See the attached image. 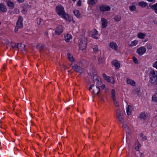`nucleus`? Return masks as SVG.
<instances>
[{"instance_id": "f704fd0d", "label": "nucleus", "mask_w": 157, "mask_h": 157, "mask_svg": "<svg viewBox=\"0 0 157 157\" xmlns=\"http://www.w3.org/2000/svg\"><path fill=\"white\" fill-rule=\"evenodd\" d=\"M129 9L131 11H135L136 10V6L135 5H131L129 6Z\"/></svg>"}, {"instance_id": "052dcab7", "label": "nucleus", "mask_w": 157, "mask_h": 157, "mask_svg": "<svg viewBox=\"0 0 157 157\" xmlns=\"http://www.w3.org/2000/svg\"><path fill=\"white\" fill-rule=\"evenodd\" d=\"M12 47L13 48H15V47H17V46H16V44H14V45L13 46H12Z\"/></svg>"}, {"instance_id": "49530a36", "label": "nucleus", "mask_w": 157, "mask_h": 157, "mask_svg": "<svg viewBox=\"0 0 157 157\" xmlns=\"http://www.w3.org/2000/svg\"><path fill=\"white\" fill-rule=\"evenodd\" d=\"M77 5L78 6H80L81 5V2L80 0L78 1L77 2Z\"/></svg>"}, {"instance_id": "5fc2aeb1", "label": "nucleus", "mask_w": 157, "mask_h": 157, "mask_svg": "<svg viewBox=\"0 0 157 157\" xmlns=\"http://www.w3.org/2000/svg\"><path fill=\"white\" fill-rule=\"evenodd\" d=\"M102 76H103V78H104V79H105V78L107 76L104 73L102 74Z\"/></svg>"}, {"instance_id": "ea45409f", "label": "nucleus", "mask_w": 157, "mask_h": 157, "mask_svg": "<svg viewBox=\"0 0 157 157\" xmlns=\"http://www.w3.org/2000/svg\"><path fill=\"white\" fill-rule=\"evenodd\" d=\"M113 102L115 104V105L117 107H118L119 106V105L117 102V101L116 99H113Z\"/></svg>"}, {"instance_id": "680f3d73", "label": "nucleus", "mask_w": 157, "mask_h": 157, "mask_svg": "<svg viewBox=\"0 0 157 157\" xmlns=\"http://www.w3.org/2000/svg\"><path fill=\"white\" fill-rule=\"evenodd\" d=\"M28 130L30 132L31 130H30V127H29V128L28 129Z\"/></svg>"}, {"instance_id": "2eb2a0df", "label": "nucleus", "mask_w": 157, "mask_h": 157, "mask_svg": "<svg viewBox=\"0 0 157 157\" xmlns=\"http://www.w3.org/2000/svg\"><path fill=\"white\" fill-rule=\"evenodd\" d=\"M98 86H94L92 91V93L93 94L96 93L98 95L100 90V89Z\"/></svg>"}, {"instance_id": "338daca9", "label": "nucleus", "mask_w": 157, "mask_h": 157, "mask_svg": "<svg viewBox=\"0 0 157 157\" xmlns=\"http://www.w3.org/2000/svg\"><path fill=\"white\" fill-rule=\"evenodd\" d=\"M5 64H4V66H3V68H5Z\"/></svg>"}, {"instance_id": "4d7b16f0", "label": "nucleus", "mask_w": 157, "mask_h": 157, "mask_svg": "<svg viewBox=\"0 0 157 157\" xmlns=\"http://www.w3.org/2000/svg\"><path fill=\"white\" fill-rule=\"evenodd\" d=\"M147 0L149 2H154L155 1V0Z\"/></svg>"}, {"instance_id": "f03ea898", "label": "nucleus", "mask_w": 157, "mask_h": 157, "mask_svg": "<svg viewBox=\"0 0 157 157\" xmlns=\"http://www.w3.org/2000/svg\"><path fill=\"white\" fill-rule=\"evenodd\" d=\"M151 77L150 82L148 84V86L151 85V84L156 82L157 84V72L154 70L151 71L150 73Z\"/></svg>"}, {"instance_id": "4468645a", "label": "nucleus", "mask_w": 157, "mask_h": 157, "mask_svg": "<svg viewBox=\"0 0 157 157\" xmlns=\"http://www.w3.org/2000/svg\"><path fill=\"white\" fill-rule=\"evenodd\" d=\"M7 8L6 6L2 3L0 4V11L5 13L7 11Z\"/></svg>"}, {"instance_id": "6e6552de", "label": "nucleus", "mask_w": 157, "mask_h": 157, "mask_svg": "<svg viewBox=\"0 0 157 157\" xmlns=\"http://www.w3.org/2000/svg\"><path fill=\"white\" fill-rule=\"evenodd\" d=\"M146 48L144 47H141L137 49L136 52L139 55L142 56L146 52Z\"/></svg>"}, {"instance_id": "e2e57ef3", "label": "nucleus", "mask_w": 157, "mask_h": 157, "mask_svg": "<svg viewBox=\"0 0 157 157\" xmlns=\"http://www.w3.org/2000/svg\"><path fill=\"white\" fill-rule=\"evenodd\" d=\"M143 135H144V134L143 133H141L140 134V136H141V137H142L143 136Z\"/></svg>"}, {"instance_id": "c9c22d12", "label": "nucleus", "mask_w": 157, "mask_h": 157, "mask_svg": "<svg viewBox=\"0 0 157 157\" xmlns=\"http://www.w3.org/2000/svg\"><path fill=\"white\" fill-rule=\"evenodd\" d=\"M146 116V115L144 113H142L140 114V117L141 119H144Z\"/></svg>"}, {"instance_id": "a19ab883", "label": "nucleus", "mask_w": 157, "mask_h": 157, "mask_svg": "<svg viewBox=\"0 0 157 157\" xmlns=\"http://www.w3.org/2000/svg\"><path fill=\"white\" fill-rule=\"evenodd\" d=\"M132 59H133V61L136 64L138 63V60L135 57V56L133 57L132 58Z\"/></svg>"}, {"instance_id": "bf43d9fd", "label": "nucleus", "mask_w": 157, "mask_h": 157, "mask_svg": "<svg viewBox=\"0 0 157 157\" xmlns=\"http://www.w3.org/2000/svg\"><path fill=\"white\" fill-rule=\"evenodd\" d=\"M140 157H143L144 155L141 153H140Z\"/></svg>"}, {"instance_id": "58836bf2", "label": "nucleus", "mask_w": 157, "mask_h": 157, "mask_svg": "<svg viewBox=\"0 0 157 157\" xmlns=\"http://www.w3.org/2000/svg\"><path fill=\"white\" fill-rule=\"evenodd\" d=\"M108 79H110L111 81H113V78L112 77H109L108 76H107L104 79L106 81H107V80H108Z\"/></svg>"}, {"instance_id": "ddd939ff", "label": "nucleus", "mask_w": 157, "mask_h": 157, "mask_svg": "<svg viewBox=\"0 0 157 157\" xmlns=\"http://www.w3.org/2000/svg\"><path fill=\"white\" fill-rule=\"evenodd\" d=\"M102 22V28H105L107 26L108 21L107 20L104 18H102L101 19Z\"/></svg>"}, {"instance_id": "37998d69", "label": "nucleus", "mask_w": 157, "mask_h": 157, "mask_svg": "<svg viewBox=\"0 0 157 157\" xmlns=\"http://www.w3.org/2000/svg\"><path fill=\"white\" fill-rule=\"evenodd\" d=\"M81 63L82 66H84L86 64V62L85 60H82L81 61Z\"/></svg>"}, {"instance_id": "603ef678", "label": "nucleus", "mask_w": 157, "mask_h": 157, "mask_svg": "<svg viewBox=\"0 0 157 157\" xmlns=\"http://www.w3.org/2000/svg\"><path fill=\"white\" fill-rule=\"evenodd\" d=\"M147 139V137L146 136H144L142 138V140L143 141Z\"/></svg>"}, {"instance_id": "c756f323", "label": "nucleus", "mask_w": 157, "mask_h": 157, "mask_svg": "<svg viewBox=\"0 0 157 157\" xmlns=\"http://www.w3.org/2000/svg\"><path fill=\"white\" fill-rule=\"evenodd\" d=\"M121 19V17L120 15H116L114 17V20L115 21H119Z\"/></svg>"}, {"instance_id": "79ce46f5", "label": "nucleus", "mask_w": 157, "mask_h": 157, "mask_svg": "<svg viewBox=\"0 0 157 157\" xmlns=\"http://www.w3.org/2000/svg\"><path fill=\"white\" fill-rule=\"evenodd\" d=\"M146 46L147 48L148 49H151L152 48V45L149 43H147Z\"/></svg>"}, {"instance_id": "9d476101", "label": "nucleus", "mask_w": 157, "mask_h": 157, "mask_svg": "<svg viewBox=\"0 0 157 157\" xmlns=\"http://www.w3.org/2000/svg\"><path fill=\"white\" fill-rule=\"evenodd\" d=\"M63 31V29L62 26L59 25L56 28L55 32L56 34L57 35H60Z\"/></svg>"}, {"instance_id": "f257e3e1", "label": "nucleus", "mask_w": 157, "mask_h": 157, "mask_svg": "<svg viewBox=\"0 0 157 157\" xmlns=\"http://www.w3.org/2000/svg\"><path fill=\"white\" fill-rule=\"evenodd\" d=\"M56 11L57 13L62 17L67 20L68 19L67 15L65 12L63 7L61 5H59L56 7Z\"/></svg>"}, {"instance_id": "72a5a7b5", "label": "nucleus", "mask_w": 157, "mask_h": 157, "mask_svg": "<svg viewBox=\"0 0 157 157\" xmlns=\"http://www.w3.org/2000/svg\"><path fill=\"white\" fill-rule=\"evenodd\" d=\"M97 2V0H89L88 3L90 5H93L96 4Z\"/></svg>"}, {"instance_id": "473e14b6", "label": "nucleus", "mask_w": 157, "mask_h": 157, "mask_svg": "<svg viewBox=\"0 0 157 157\" xmlns=\"http://www.w3.org/2000/svg\"><path fill=\"white\" fill-rule=\"evenodd\" d=\"M36 47L37 48L40 50H42L44 49V46L41 44L37 45Z\"/></svg>"}, {"instance_id": "c03bdc74", "label": "nucleus", "mask_w": 157, "mask_h": 157, "mask_svg": "<svg viewBox=\"0 0 157 157\" xmlns=\"http://www.w3.org/2000/svg\"><path fill=\"white\" fill-rule=\"evenodd\" d=\"M156 59V61L153 63L152 66L154 67L157 69V58Z\"/></svg>"}, {"instance_id": "7c9ffc66", "label": "nucleus", "mask_w": 157, "mask_h": 157, "mask_svg": "<svg viewBox=\"0 0 157 157\" xmlns=\"http://www.w3.org/2000/svg\"><path fill=\"white\" fill-rule=\"evenodd\" d=\"M92 48L95 53H97L98 51V47L97 45H94L92 46Z\"/></svg>"}, {"instance_id": "864d4df0", "label": "nucleus", "mask_w": 157, "mask_h": 157, "mask_svg": "<svg viewBox=\"0 0 157 157\" xmlns=\"http://www.w3.org/2000/svg\"><path fill=\"white\" fill-rule=\"evenodd\" d=\"M45 35L46 36V37L48 38V32H45Z\"/></svg>"}, {"instance_id": "b1692460", "label": "nucleus", "mask_w": 157, "mask_h": 157, "mask_svg": "<svg viewBox=\"0 0 157 157\" xmlns=\"http://www.w3.org/2000/svg\"><path fill=\"white\" fill-rule=\"evenodd\" d=\"M7 4L8 6L10 7V8L13 9L14 7L13 3L10 1L7 2Z\"/></svg>"}, {"instance_id": "69168bd1", "label": "nucleus", "mask_w": 157, "mask_h": 157, "mask_svg": "<svg viewBox=\"0 0 157 157\" xmlns=\"http://www.w3.org/2000/svg\"><path fill=\"white\" fill-rule=\"evenodd\" d=\"M62 137H67V136H66V135H65V136H62Z\"/></svg>"}, {"instance_id": "423d86ee", "label": "nucleus", "mask_w": 157, "mask_h": 157, "mask_svg": "<svg viewBox=\"0 0 157 157\" xmlns=\"http://www.w3.org/2000/svg\"><path fill=\"white\" fill-rule=\"evenodd\" d=\"M122 123V127H123L125 129L126 131V132L128 134V135H127L125 137L126 141V143L128 144V146H129V143L128 142V139L129 137V135L130 134V129L129 127L127 126V125L124 123V122L123 123Z\"/></svg>"}, {"instance_id": "412c9836", "label": "nucleus", "mask_w": 157, "mask_h": 157, "mask_svg": "<svg viewBox=\"0 0 157 157\" xmlns=\"http://www.w3.org/2000/svg\"><path fill=\"white\" fill-rule=\"evenodd\" d=\"M74 13L75 15L77 17H81L80 13L79 11L78 10H75L74 11Z\"/></svg>"}, {"instance_id": "a18cd8bd", "label": "nucleus", "mask_w": 157, "mask_h": 157, "mask_svg": "<svg viewBox=\"0 0 157 157\" xmlns=\"http://www.w3.org/2000/svg\"><path fill=\"white\" fill-rule=\"evenodd\" d=\"M140 147V144L139 143H138L137 146L135 148V149L136 151H139V148Z\"/></svg>"}, {"instance_id": "bb28decb", "label": "nucleus", "mask_w": 157, "mask_h": 157, "mask_svg": "<svg viewBox=\"0 0 157 157\" xmlns=\"http://www.w3.org/2000/svg\"><path fill=\"white\" fill-rule=\"evenodd\" d=\"M67 58L71 62H73L74 61V59L70 53H68L67 54Z\"/></svg>"}, {"instance_id": "6ab92c4d", "label": "nucleus", "mask_w": 157, "mask_h": 157, "mask_svg": "<svg viewBox=\"0 0 157 157\" xmlns=\"http://www.w3.org/2000/svg\"><path fill=\"white\" fill-rule=\"evenodd\" d=\"M65 40L67 42L69 41L71 39V35L67 34V35L65 36Z\"/></svg>"}, {"instance_id": "3c124183", "label": "nucleus", "mask_w": 157, "mask_h": 157, "mask_svg": "<svg viewBox=\"0 0 157 157\" xmlns=\"http://www.w3.org/2000/svg\"><path fill=\"white\" fill-rule=\"evenodd\" d=\"M94 86H95V85H91L90 86V88H89V90H90L92 89L93 88V89Z\"/></svg>"}, {"instance_id": "13d9d810", "label": "nucleus", "mask_w": 157, "mask_h": 157, "mask_svg": "<svg viewBox=\"0 0 157 157\" xmlns=\"http://www.w3.org/2000/svg\"><path fill=\"white\" fill-rule=\"evenodd\" d=\"M19 2H23L24 0H17Z\"/></svg>"}, {"instance_id": "5701e85b", "label": "nucleus", "mask_w": 157, "mask_h": 157, "mask_svg": "<svg viewBox=\"0 0 157 157\" xmlns=\"http://www.w3.org/2000/svg\"><path fill=\"white\" fill-rule=\"evenodd\" d=\"M152 101L154 102L157 101V90L154 94L152 96Z\"/></svg>"}, {"instance_id": "6e6d98bb", "label": "nucleus", "mask_w": 157, "mask_h": 157, "mask_svg": "<svg viewBox=\"0 0 157 157\" xmlns=\"http://www.w3.org/2000/svg\"><path fill=\"white\" fill-rule=\"evenodd\" d=\"M140 90V88H137L136 90L135 91L137 93H138Z\"/></svg>"}, {"instance_id": "cd10ccee", "label": "nucleus", "mask_w": 157, "mask_h": 157, "mask_svg": "<svg viewBox=\"0 0 157 157\" xmlns=\"http://www.w3.org/2000/svg\"><path fill=\"white\" fill-rule=\"evenodd\" d=\"M146 34L145 33H139L137 35L138 37L140 39L144 38Z\"/></svg>"}, {"instance_id": "20e7f679", "label": "nucleus", "mask_w": 157, "mask_h": 157, "mask_svg": "<svg viewBox=\"0 0 157 157\" xmlns=\"http://www.w3.org/2000/svg\"><path fill=\"white\" fill-rule=\"evenodd\" d=\"M22 21L23 19L22 17H19L17 22L16 25L14 30L15 33L17 32L19 29L23 27Z\"/></svg>"}, {"instance_id": "4be33fe9", "label": "nucleus", "mask_w": 157, "mask_h": 157, "mask_svg": "<svg viewBox=\"0 0 157 157\" xmlns=\"http://www.w3.org/2000/svg\"><path fill=\"white\" fill-rule=\"evenodd\" d=\"M127 82L128 84L133 86L135 85V82L132 80L127 78Z\"/></svg>"}, {"instance_id": "0eeeda50", "label": "nucleus", "mask_w": 157, "mask_h": 157, "mask_svg": "<svg viewBox=\"0 0 157 157\" xmlns=\"http://www.w3.org/2000/svg\"><path fill=\"white\" fill-rule=\"evenodd\" d=\"M72 69L77 72L80 74H82L84 72V70L83 68L77 64L71 65Z\"/></svg>"}, {"instance_id": "dca6fc26", "label": "nucleus", "mask_w": 157, "mask_h": 157, "mask_svg": "<svg viewBox=\"0 0 157 157\" xmlns=\"http://www.w3.org/2000/svg\"><path fill=\"white\" fill-rule=\"evenodd\" d=\"M112 64L116 67L117 69H118L120 68V64L117 60H113L112 62Z\"/></svg>"}, {"instance_id": "2f4dec72", "label": "nucleus", "mask_w": 157, "mask_h": 157, "mask_svg": "<svg viewBox=\"0 0 157 157\" xmlns=\"http://www.w3.org/2000/svg\"><path fill=\"white\" fill-rule=\"evenodd\" d=\"M111 94L112 95V98L113 99L116 98L115 96V91L114 90L112 89L111 90Z\"/></svg>"}, {"instance_id": "9b49d317", "label": "nucleus", "mask_w": 157, "mask_h": 157, "mask_svg": "<svg viewBox=\"0 0 157 157\" xmlns=\"http://www.w3.org/2000/svg\"><path fill=\"white\" fill-rule=\"evenodd\" d=\"M98 34V32L95 29L93 30L90 32V34L91 36L96 39H98V38L96 36Z\"/></svg>"}, {"instance_id": "c85d7f7f", "label": "nucleus", "mask_w": 157, "mask_h": 157, "mask_svg": "<svg viewBox=\"0 0 157 157\" xmlns=\"http://www.w3.org/2000/svg\"><path fill=\"white\" fill-rule=\"evenodd\" d=\"M138 41L137 40H134L131 42V44L130 45V46L133 47L136 46L138 43Z\"/></svg>"}, {"instance_id": "aec40b11", "label": "nucleus", "mask_w": 157, "mask_h": 157, "mask_svg": "<svg viewBox=\"0 0 157 157\" xmlns=\"http://www.w3.org/2000/svg\"><path fill=\"white\" fill-rule=\"evenodd\" d=\"M25 47V45H22L21 44H18L17 46V48H18V50H23Z\"/></svg>"}, {"instance_id": "0e129e2a", "label": "nucleus", "mask_w": 157, "mask_h": 157, "mask_svg": "<svg viewBox=\"0 0 157 157\" xmlns=\"http://www.w3.org/2000/svg\"><path fill=\"white\" fill-rule=\"evenodd\" d=\"M23 11L24 12V13H26V11L25 10H23Z\"/></svg>"}, {"instance_id": "8fccbe9b", "label": "nucleus", "mask_w": 157, "mask_h": 157, "mask_svg": "<svg viewBox=\"0 0 157 157\" xmlns=\"http://www.w3.org/2000/svg\"><path fill=\"white\" fill-rule=\"evenodd\" d=\"M41 21V19L40 18L39 19L37 22V24L38 25H40V24Z\"/></svg>"}, {"instance_id": "7ed1b4c3", "label": "nucleus", "mask_w": 157, "mask_h": 157, "mask_svg": "<svg viewBox=\"0 0 157 157\" xmlns=\"http://www.w3.org/2000/svg\"><path fill=\"white\" fill-rule=\"evenodd\" d=\"M87 43V40L86 38L82 36L79 40V45L80 48L83 50L86 48Z\"/></svg>"}, {"instance_id": "a211bd4d", "label": "nucleus", "mask_w": 157, "mask_h": 157, "mask_svg": "<svg viewBox=\"0 0 157 157\" xmlns=\"http://www.w3.org/2000/svg\"><path fill=\"white\" fill-rule=\"evenodd\" d=\"M149 7L153 10L157 14V3L153 5H149Z\"/></svg>"}, {"instance_id": "f3484780", "label": "nucleus", "mask_w": 157, "mask_h": 157, "mask_svg": "<svg viewBox=\"0 0 157 157\" xmlns=\"http://www.w3.org/2000/svg\"><path fill=\"white\" fill-rule=\"evenodd\" d=\"M132 110V106L130 105H128V107L126 108V113L128 116L130 115Z\"/></svg>"}, {"instance_id": "a878e982", "label": "nucleus", "mask_w": 157, "mask_h": 157, "mask_svg": "<svg viewBox=\"0 0 157 157\" xmlns=\"http://www.w3.org/2000/svg\"><path fill=\"white\" fill-rule=\"evenodd\" d=\"M138 4L142 8L144 7L147 5V3L144 2H139Z\"/></svg>"}, {"instance_id": "774afa93", "label": "nucleus", "mask_w": 157, "mask_h": 157, "mask_svg": "<svg viewBox=\"0 0 157 157\" xmlns=\"http://www.w3.org/2000/svg\"><path fill=\"white\" fill-rule=\"evenodd\" d=\"M120 153L121 154L122 153V151H120Z\"/></svg>"}, {"instance_id": "1a4fd4ad", "label": "nucleus", "mask_w": 157, "mask_h": 157, "mask_svg": "<svg viewBox=\"0 0 157 157\" xmlns=\"http://www.w3.org/2000/svg\"><path fill=\"white\" fill-rule=\"evenodd\" d=\"M100 10L102 12L109 11L110 10V7L106 5H102L99 6Z\"/></svg>"}, {"instance_id": "09e8293b", "label": "nucleus", "mask_w": 157, "mask_h": 157, "mask_svg": "<svg viewBox=\"0 0 157 157\" xmlns=\"http://www.w3.org/2000/svg\"><path fill=\"white\" fill-rule=\"evenodd\" d=\"M107 81L108 82H110L112 83H114V79H113V81H111V80H110V79H108V80H107Z\"/></svg>"}, {"instance_id": "f8f14e48", "label": "nucleus", "mask_w": 157, "mask_h": 157, "mask_svg": "<svg viewBox=\"0 0 157 157\" xmlns=\"http://www.w3.org/2000/svg\"><path fill=\"white\" fill-rule=\"evenodd\" d=\"M110 47L115 50H117L118 46L116 43L114 42H112L109 43Z\"/></svg>"}, {"instance_id": "39448f33", "label": "nucleus", "mask_w": 157, "mask_h": 157, "mask_svg": "<svg viewBox=\"0 0 157 157\" xmlns=\"http://www.w3.org/2000/svg\"><path fill=\"white\" fill-rule=\"evenodd\" d=\"M116 115L117 119L122 123H123L124 122L123 114L120 109H118L117 110Z\"/></svg>"}, {"instance_id": "393cba45", "label": "nucleus", "mask_w": 157, "mask_h": 157, "mask_svg": "<svg viewBox=\"0 0 157 157\" xmlns=\"http://www.w3.org/2000/svg\"><path fill=\"white\" fill-rule=\"evenodd\" d=\"M94 83L96 84L97 86H100L101 84H102L100 78H98V79L97 80H95V81L94 82Z\"/></svg>"}, {"instance_id": "de8ad7c7", "label": "nucleus", "mask_w": 157, "mask_h": 157, "mask_svg": "<svg viewBox=\"0 0 157 157\" xmlns=\"http://www.w3.org/2000/svg\"><path fill=\"white\" fill-rule=\"evenodd\" d=\"M99 87H101V88L102 89H104L105 88V87L104 85H101L100 86H99Z\"/></svg>"}, {"instance_id": "e433bc0d", "label": "nucleus", "mask_w": 157, "mask_h": 157, "mask_svg": "<svg viewBox=\"0 0 157 157\" xmlns=\"http://www.w3.org/2000/svg\"><path fill=\"white\" fill-rule=\"evenodd\" d=\"M99 78L98 77V76L96 74L94 75L92 77V79L94 82L95 80H97L98 79V78Z\"/></svg>"}, {"instance_id": "4c0bfd02", "label": "nucleus", "mask_w": 157, "mask_h": 157, "mask_svg": "<svg viewBox=\"0 0 157 157\" xmlns=\"http://www.w3.org/2000/svg\"><path fill=\"white\" fill-rule=\"evenodd\" d=\"M98 59L99 64H102L103 62V59L101 58V57H98Z\"/></svg>"}]
</instances>
